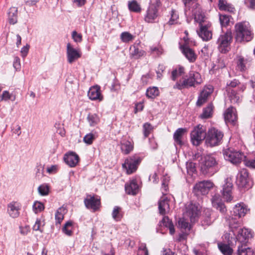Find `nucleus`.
Masks as SVG:
<instances>
[{
    "label": "nucleus",
    "mask_w": 255,
    "mask_h": 255,
    "mask_svg": "<svg viewBox=\"0 0 255 255\" xmlns=\"http://www.w3.org/2000/svg\"><path fill=\"white\" fill-rule=\"evenodd\" d=\"M245 85L240 82L238 80L234 79L227 83L226 91L228 96L233 103H238L240 102V94L246 89Z\"/></svg>",
    "instance_id": "nucleus-1"
},
{
    "label": "nucleus",
    "mask_w": 255,
    "mask_h": 255,
    "mask_svg": "<svg viewBox=\"0 0 255 255\" xmlns=\"http://www.w3.org/2000/svg\"><path fill=\"white\" fill-rule=\"evenodd\" d=\"M235 36L238 42H248L253 38V34L250 29L249 24L246 22H239L236 24Z\"/></svg>",
    "instance_id": "nucleus-2"
},
{
    "label": "nucleus",
    "mask_w": 255,
    "mask_h": 255,
    "mask_svg": "<svg viewBox=\"0 0 255 255\" xmlns=\"http://www.w3.org/2000/svg\"><path fill=\"white\" fill-rule=\"evenodd\" d=\"M202 82L201 75L195 71H191L189 73V77L183 81L177 82L173 86L174 89L182 90L184 88L194 86L195 84H200Z\"/></svg>",
    "instance_id": "nucleus-3"
},
{
    "label": "nucleus",
    "mask_w": 255,
    "mask_h": 255,
    "mask_svg": "<svg viewBox=\"0 0 255 255\" xmlns=\"http://www.w3.org/2000/svg\"><path fill=\"white\" fill-rule=\"evenodd\" d=\"M233 41V36L230 30L221 34L216 42L218 50L222 53H226L231 49V44Z\"/></svg>",
    "instance_id": "nucleus-4"
},
{
    "label": "nucleus",
    "mask_w": 255,
    "mask_h": 255,
    "mask_svg": "<svg viewBox=\"0 0 255 255\" xmlns=\"http://www.w3.org/2000/svg\"><path fill=\"white\" fill-rule=\"evenodd\" d=\"M223 136L221 131L215 128H210L206 133L205 144L210 147L218 146L222 143Z\"/></svg>",
    "instance_id": "nucleus-5"
},
{
    "label": "nucleus",
    "mask_w": 255,
    "mask_h": 255,
    "mask_svg": "<svg viewBox=\"0 0 255 255\" xmlns=\"http://www.w3.org/2000/svg\"><path fill=\"white\" fill-rule=\"evenodd\" d=\"M247 208L244 204H239L236 205L231 211L230 216L229 218L225 217L226 220L229 221V225L233 223L234 225H240L241 222L238 219L244 217L247 212Z\"/></svg>",
    "instance_id": "nucleus-6"
},
{
    "label": "nucleus",
    "mask_w": 255,
    "mask_h": 255,
    "mask_svg": "<svg viewBox=\"0 0 255 255\" xmlns=\"http://www.w3.org/2000/svg\"><path fill=\"white\" fill-rule=\"evenodd\" d=\"M241 224L240 225L230 223L231 231L233 232V235L236 239L240 242H246L247 240L251 238L253 236L251 231L248 229H242L240 228Z\"/></svg>",
    "instance_id": "nucleus-7"
},
{
    "label": "nucleus",
    "mask_w": 255,
    "mask_h": 255,
    "mask_svg": "<svg viewBox=\"0 0 255 255\" xmlns=\"http://www.w3.org/2000/svg\"><path fill=\"white\" fill-rule=\"evenodd\" d=\"M205 131L204 127L201 125H198L194 128L190 133L191 141L194 145H199L203 139H205Z\"/></svg>",
    "instance_id": "nucleus-8"
},
{
    "label": "nucleus",
    "mask_w": 255,
    "mask_h": 255,
    "mask_svg": "<svg viewBox=\"0 0 255 255\" xmlns=\"http://www.w3.org/2000/svg\"><path fill=\"white\" fill-rule=\"evenodd\" d=\"M223 155L226 160H228L234 164L240 163L245 158V155L243 152L232 148L224 150Z\"/></svg>",
    "instance_id": "nucleus-9"
},
{
    "label": "nucleus",
    "mask_w": 255,
    "mask_h": 255,
    "mask_svg": "<svg viewBox=\"0 0 255 255\" xmlns=\"http://www.w3.org/2000/svg\"><path fill=\"white\" fill-rule=\"evenodd\" d=\"M213 186V183L210 181H203L196 183L193 187V192L197 196L204 195L209 192Z\"/></svg>",
    "instance_id": "nucleus-10"
},
{
    "label": "nucleus",
    "mask_w": 255,
    "mask_h": 255,
    "mask_svg": "<svg viewBox=\"0 0 255 255\" xmlns=\"http://www.w3.org/2000/svg\"><path fill=\"white\" fill-rule=\"evenodd\" d=\"M141 160V159L137 155L128 157L126 159L125 163L123 164V167L126 169L128 174H131L136 171Z\"/></svg>",
    "instance_id": "nucleus-11"
},
{
    "label": "nucleus",
    "mask_w": 255,
    "mask_h": 255,
    "mask_svg": "<svg viewBox=\"0 0 255 255\" xmlns=\"http://www.w3.org/2000/svg\"><path fill=\"white\" fill-rule=\"evenodd\" d=\"M84 204L87 208L95 212L100 208V198L98 196L87 195L84 199Z\"/></svg>",
    "instance_id": "nucleus-12"
},
{
    "label": "nucleus",
    "mask_w": 255,
    "mask_h": 255,
    "mask_svg": "<svg viewBox=\"0 0 255 255\" xmlns=\"http://www.w3.org/2000/svg\"><path fill=\"white\" fill-rule=\"evenodd\" d=\"M249 179L248 171L246 169H241L237 176L236 183L240 188H249Z\"/></svg>",
    "instance_id": "nucleus-13"
},
{
    "label": "nucleus",
    "mask_w": 255,
    "mask_h": 255,
    "mask_svg": "<svg viewBox=\"0 0 255 255\" xmlns=\"http://www.w3.org/2000/svg\"><path fill=\"white\" fill-rule=\"evenodd\" d=\"M66 50L67 61L69 63L74 62L81 56L80 50L74 48L70 43L67 44Z\"/></svg>",
    "instance_id": "nucleus-14"
},
{
    "label": "nucleus",
    "mask_w": 255,
    "mask_h": 255,
    "mask_svg": "<svg viewBox=\"0 0 255 255\" xmlns=\"http://www.w3.org/2000/svg\"><path fill=\"white\" fill-rule=\"evenodd\" d=\"M200 29L197 31L199 36L204 40L208 41L212 37L211 24L205 23L199 25Z\"/></svg>",
    "instance_id": "nucleus-15"
},
{
    "label": "nucleus",
    "mask_w": 255,
    "mask_h": 255,
    "mask_svg": "<svg viewBox=\"0 0 255 255\" xmlns=\"http://www.w3.org/2000/svg\"><path fill=\"white\" fill-rule=\"evenodd\" d=\"M225 183L223 185L222 194L224 198L227 202H230L232 200L233 196L232 195V190L233 188V183L231 178H227L225 180Z\"/></svg>",
    "instance_id": "nucleus-16"
},
{
    "label": "nucleus",
    "mask_w": 255,
    "mask_h": 255,
    "mask_svg": "<svg viewBox=\"0 0 255 255\" xmlns=\"http://www.w3.org/2000/svg\"><path fill=\"white\" fill-rule=\"evenodd\" d=\"M213 91V88L212 86L205 87L198 97L196 102L197 106L201 107L203 104L206 103L208 97L212 93Z\"/></svg>",
    "instance_id": "nucleus-17"
},
{
    "label": "nucleus",
    "mask_w": 255,
    "mask_h": 255,
    "mask_svg": "<svg viewBox=\"0 0 255 255\" xmlns=\"http://www.w3.org/2000/svg\"><path fill=\"white\" fill-rule=\"evenodd\" d=\"M200 213V208L196 204L190 203L186 207V214L191 222H195Z\"/></svg>",
    "instance_id": "nucleus-18"
},
{
    "label": "nucleus",
    "mask_w": 255,
    "mask_h": 255,
    "mask_svg": "<svg viewBox=\"0 0 255 255\" xmlns=\"http://www.w3.org/2000/svg\"><path fill=\"white\" fill-rule=\"evenodd\" d=\"M192 13L194 16L195 21L198 22L199 25L207 23L205 20V14L198 4L195 3L193 6Z\"/></svg>",
    "instance_id": "nucleus-19"
},
{
    "label": "nucleus",
    "mask_w": 255,
    "mask_h": 255,
    "mask_svg": "<svg viewBox=\"0 0 255 255\" xmlns=\"http://www.w3.org/2000/svg\"><path fill=\"white\" fill-rule=\"evenodd\" d=\"M129 50L130 57L136 59L144 56L146 54L145 51L140 47V41L132 45L129 48Z\"/></svg>",
    "instance_id": "nucleus-20"
},
{
    "label": "nucleus",
    "mask_w": 255,
    "mask_h": 255,
    "mask_svg": "<svg viewBox=\"0 0 255 255\" xmlns=\"http://www.w3.org/2000/svg\"><path fill=\"white\" fill-rule=\"evenodd\" d=\"M217 165L215 158L211 155H206L204 157L203 161L201 165V168L206 173L210 169L215 168Z\"/></svg>",
    "instance_id": "nucleus-21"
},
{
    "label": "nucleus",
    "mask_w": 255,
    "mask_h": 255,
    "mask_svg": "<svg viewBox=\"0 0 255 255\" xmlns=\"http://www.w3.org/2000/svg\"><path fill=\"white\" fill-rule=\"evenodd\" d=\"M158 210L160 215H165L170 211L169 200L167 197L162 196L158 201Z\"/></svg>",
    "instance_id": "nucleus-22"
},
{
    "label": "nucleus",
    "mask_w": 255,
    "mask_h": 255,
    "mask_svg": "<svg viewBox=\"0 0 255 255\" xmlns=\"http://www.w3.org/2000/svg\"><path fill=\"white\" fill-rule=\"evenodd\" d=\"M64 160L68 165L71 167H74L79 162V157L75 152H70L64 155Z\"/></svg>",
    "instance_id": "nucleus-23"
},
{
    "label": "nucleus",
    "mask_w": 255,
    "mask_h": 255,
    "mask_svg": "<svg viewBox=\"0 0 255 255\" xmlns=\"http://www.w3.org/2000/svg\"><path fill=\"white\" fill-rule=\"evenodd\" d=\"M125 190L129 195H135L139 191V186L136 179H132L125 184Z\"/></svg>",
    "instance_id": "nucleus-24"
},
{
    "label": "nucleus",
    "mask_w": 255,
    "mask_h": 255,
    "mask_svg": "<svg viewBox=\"0 0 255 255\" xmlns=\"http://www.w3.org/2000/svg\"><path fill=\"white\" fill-rule=\"evenodd\" d=\"M212 204L214 207L219 210L223 215H225L227 212V209L225 205L223 203L219 195H215L211 199Z\"/></svg>",
    "instance_id": "nucleus-25"
},
{
    "label": "nucleus",
    "mask_w": 255,
    "mask_h": 255,
    "mask_svg": "<svg viewBox=\"0 0 255 255\" xmlns=\"http://www.w3.org/2000/svg\"><path fill=\"white\" fill-rule=\"evenodd\" d=\"M158 16V10L153 6H149L146 10V13L144 17V20L146 22L150 23L153 22Z\"/></svg>",
    "instance_id": "nucleus-26"
},
{
    "label": "nucleus",
    "mask_w": 255,
    "mask_h": 255,
    "mask_svg": "<svg viewBox=\"0 0 255 255\" xmlns=\"http://www.w3.org/2000/svg\"><path fill=\"white\" fill-rule=\"evenodd\" d=\"M216 218L215 213L210 209H207L205 211V215L201 222L202 225L203 226H210Z\"/></svg>",
    "instance_id": "nucleus-27"
},
{
    "label": "nucleus",
    "mask_w": 255,
    "mask_h": 255,
    "mask_svg": "<svg viewBox=\"0 0 255 255\" xmlns=\"http://www.w3.org/2000/svg\"><path fill=\"white\" fill-rule=\"evenodd\" d=\"M180 48L182 52L189 62H194L195 61L197 56L192 49L186 45L181 46Z\"/></svg>",
    "instance_id": "nucleus-28"
},
{
    "label": "nucleus",
    "mask_w": 255,
    "mask_h": 255,
    "mask_svg": "<svg viewBox=\"0 0 255 255\" xmlns=\"http://www.w3.org/2000/svg\"><path fill=\"white\" fill-rule=\"evenodd\" d=\"M224 119L226 122L234 123L236 122L237 119L236 109L232 107L227 109L224 113Z\"/></svg>",
    "instance_id": "nucleus-29"
},
{
    "label": "nucleus",
    "mask_w": 255,
    "mask_h": 255,
    "mask_svg": "<svg viewBox=\"0 0 255 255\" xmlns=\"http://www.w3.org/2000/svg\"><path fill=\"white\" fill-rule=\"evenodd\" d=\"M88 95L92 100L102 101L103 97L101 95L100 91V87L98 86L91 87L88 92Z\"/></svg>",
    "instance_id": "nucleus-30"
},
{
    "label": "nucleus",
    "mask_w": 255,
    "mask_h": 255,
    "mask_svg": "<svg viewBox=\"0 0 255 255\" xmlns=\"http://www.w3.org/2000/svg\"><path fill=\"white\" fill-rule=\"evenodd\" d=\"M237 67L241 72H244L250 67L251 60L249 59L244 58L242 56L238 58Z\"/></svg>",
    "instance_id": "nucleus-31"
},
{
    "label": "nucleus",
    "mask_w": 255,
    "mask_h": 255,
    "mask_svg": "<svg viewBox=\"0 0 255 255\" xmlns=\"http://www.w3.org/2000/svg\"><path fill=\"white\" fill-rule=\"evenodd\" d=\"M19 205L16 202H11L8 205L7 212L12 218H16L19 216Z\"/></svg>",
    "instance_id": "nucleus-32"
},
{
    "label": "nucleus",
    "mask_w": 255,
    "mask_h": 255,
    "mask_svg": "<svg viewBox=\"0 0 255 255\" xmlns=\"http://www.w3.org/2000/svg\"><path fill=\"white\" fill-rule=\"evenodd\" d=\"M121 149L125 154H129L133 149V143L127 140H123L121 142Z\"/></svg>",
    "instance_id": "nucleus-33"
},
{
    "label": "nucleus",
    "mask_w": 255,
    "mask_h": 255,
    "mask_svg": "<svg viewBox=\"0 0 255 255\" xmlns=\"http://www.w3.org/2000/svg\"><path fill=\"white\" fill-rule=\"evenodd\" d=\"M186 131L187 129L183 128H179L175 131L173 134V138L177 144L179 145L182 144V138Z\"/></svg>",
    "instance_id": "nucleus-34"
},
{
    "label": "nucleus",
    "mask_w": 255,
    "mask_h": 255,
    "mask_svg": "<svg viewBox=\"0 0 255 255\" xmlns=\"http://www.w3.org/2000/svg\"><path fill=\"white\" fill-rule=\"evenodd\" d=\"M17 8L15 7H11L8 12V19L9 23L14 24L17 20Z\"/></svg>",
    "instance_id": "nucleus-35"
},
{
    "label": "nucleus",
    "mask_w": 255,
    "mask_h": 255,
    "mask_svg": "<svg viewBox=\"0 0 255 255\" xmlns=\"http://www.w3.org/2000/svg\"><path fill=\"white\" fill-rule=\"evenodd\" d=\"M161 223L163 224V226L168 228L169 230V233L171 235H173L174 234V226L172 222L169 219L167 216H164L163 218Z\"/></svg>",
    "instance_id": "nucleus-36"
},
{
    "label": "nucleus",
    "mask_w": 255,
    "mask_h": 255,
    "mask_svg": "<svg viewBox=\"0 0 255 255\" xmlns=\"http://www.w3.org/2000/svg\"><path fill=\"white\" fill-rule=\"evenodd\" d=\"M214 106L212 104L210 103L207 106L204 108L203 113L200 115V118L203 119H208L210 118L213 114Z\"/></svg>",
    "instance_id": "nucleus-37"
},
{
    "label": "nucleus",
    "mask_w": 255,
    "mask_h": 255,
    "mask_svg": "<svg viewBox=\"0 0 255 255\" xmlns=\"http://www.w3.org/2000/svg\"><path fill=\"white\" fill-rule=\"evenodd\" d=\"M128 8L130 11L139 13L141 11V7L135 0L128 1Z\"/></svg>",
    "instance_id": "nucleus-38"
},
{
    "label": "nucleus",
    "mask_w": 255,
    "mask_h": 255,
    "mask_svg": "<svg viewBox=\"0 0 255 255\" xmlns=\"http://www.w3.org/2000/svg\"><path fill=\"white\" fill-rule=\"evenodd\" d=\"M87 120L91 127L96 126L100 121L99 116L96 114H89L88 115Z\"/></svg>",
    "instance_id": "nucleus-39"
},
{
    "label": "nucleus",
    "mask_w": 255,
    "mask_h": 255,
    "mask_svg": "<svg viewBox=\"0 0 255 255\" xmlns=\"http://www.w3.org/2000/svg\"><path fill=\"white\" fill-rule=\"evenodd\" d=\"M66 213V210L63 207H60L56 212L55 218L56 224H60L64 219V215Z\"/></svg>",
    "instance_id": "nucleus-40"
},
{
    "label": "nucleus",
    "mask_w": 255,
    "mask_h": 255,
    "mask_svg": "<svg viewBox=\"0 0 255 255\" xmlns=\"http://www.w3.org/2000/svg\"><path fill=\"white\" fill-rule=\"evenodd\" d=\"M219 8L220 10L228 11L229 12H234L235 8L231 4L228 3L223 0H219Z\"/></svg>",
    "instance_id": "nucleus-41"
},
{
    "label": "nucleus",
    "mask_w": 255,
    "mask_h": 255,
    "mask_svg": "<svg viewBox=\"0 0 255 255\" xmlns=\"http://www.w3.org/2000/svg\"><path fill=\"white\" fill-rule=\"evenodd\" d=\"M112 217L116 221H120L123 218L122 208L119 206L114 207L112 212Z\"/></svg>",
    "instance_id": "nucleus-42"
},
{
    "label": "nucleus",
    "mask_w": 255,
    "mask_h": 255,
    "mask_svg": "<svg viewBox=\"0 0 255 255\" xmlns=\"http://www.w3.org/2000/svg\"><path fill=\"white\" fill-rule=\"evenodd\" d=\"M218 246L220 251L224 255H232L233 250L229 245L220 243L218 244Z\"/></svg>",
    "instance_id": "nucleus-43"
},
{
    "label": "nucleus",
    "mask_w": 255,
    "mask_h": 255,
    "mask_svg": "<svg viewBox=\"0 0 255 255\" xmlns=\"http://www.w3.org/2000/svg\"><path fill=\"white\" fill-rule=\"evenodd\" d=\"M238 252V255H254L253 250L246 246L239 247Z\"/></svg>",
    "instance_id": "nucleus-44"
},
{
    "label": "nucleus",
    "mask_w": 255,
    "mask_h": 255,
    "mask_svg": "<svg viewBox=\"0 0 255 255\" xmlns=\"http://www.w3.org/2000/svg\"><path fill=\"white\" fill-rule=\"evenodd\" d=\"M73 222L72 221L67 222L62 228L63 232L68 236H71L73 234Z\"/></svg>",
    "instance_id": "nucleus-45"
},
{
    "label": "nucleus",
    "mask_w": 255,
    "mask_h": 255,
    "mask_svg": "<svg viewBox=\"0 0 255 255\" xmlns=\"http://www.w3.org/2000/svg\"><path fill=\"white\" fill-rule=\"evenodd\" d=\"M134 38V36L128 32H123L121 34L120 38L122 42L128 43L131 41Z\"/></svg>",
    "instance_id": "nucleus-46"
},
{
    "label": "nucleus",
    "mask_w": 255,
    "mask_h": 255,
    "mask_svg": "<svg viewBox=\"0 0 255 255\" xmlns=\"http://www.w3.org/2000/svg\"><path fill=\"white\" fill-rule=\"evenodd\" d=\"M38 192L41 196H46L49 192V186L47 184L44 183L38 187Z\"/></svg>",
    "instance_id": "nucleus-47"
},
{
    "label": "nucleus",
    "mask_w": 255,
    "mask_h": 255,
    "mask_svg": "<svg viewBox=\"0 0 255 255\" xmlns=\"http://www.w3.org/2000/svg\"><path fill=\"white\" fill-rule=\"evenodd\" d=\"M159 94V90L157 88L153 87L149 88L146 90V96L149 98H154Z\"/></svg>",
    "instance_id": "nucleus-48"
},
{
    "label": "nucleus",
    "mask_w": 255,
    "mask_h": 255,
    "mask_svg": "<svg viewBox=\"0 0 255 255\" xmlns=\"http://www.w3.org/2000/svg\"><path fill=\"white\" fill-rule=\"evenodd\" d=\"M231 17L228 15L221 14L219 16V20L222 26H227L230 22Z\"/></svg>",
    "instance_id": "nucleus-49"
},
{
    "label": "nucleus",
    "mask_w": 255,
    "mask_h": 255,
    "mask_svg": "<svg viewBox=\"0 0 255 255\" xmlns=\"http://www.w3.org/2000/svg\"><path fill=\"white\" fill-rule=\"evenodd\" d=\"M97 135L96 134L89 133L87 134L83 138L84 142L87 144H91L93 141L96 138Z\"/></svg>",
    "instance_id": "nucleus-50"
},
{
    "label": "nucleus",
    "mask_w": 255,
    "mask_h": 255,
    "mask_svg": "<svg viewBox=\"0 0 255 255\" xmlns=\"http://www.w3.org/2000/svg\"><path fill=\"white\" fill-rule=\"evenodd\" d=\"M246 166L250 168H255V159L254 157H247L245 156V158L243 160Z\"/></svg>",
    "instance_id": "nucleus-51"
},
{
    "label": "nucleus",
    "mask_w": 255,
    "mask_h": 255,
    "mask_svg": "<svg viewBox=\"0 0 255 255\" xmlns=\"http://www.w3.org/2000/svg\"><path fill=\"white\" fill-rule=\"evenodd\" d=\"M152 129L153 127L148 123H146L143 125V132L145 138L148 136Z\"/></svg>",
    "instance_id": "nucleus-52"
},
{
    "label": "nucleus",
    "mask_w": 255,
    "mask_h": 255,
    "mask_svg": "<svg viewBox=\"0 0 255 255\" xmlns=\"http://www.w3.org/2000/svg\"><path fill=\"white\" fill-rule=\"evenodd\" d=\"M184 72V68L182 67H179L178 69L174 70L172 72L171 78L173 80L175 81L176 78L181 75Z\"/></svg>",
    "instance_id": "nucleus-53"
},
{
    "label": "nucleus",
    "mask_w": 255,
    "mask_h": 255,
    "mask_svg": "<svg viewBox=\"0 0 255 255\" xmlns=\"http://www.w3.org/2000/svg\"><path fill=\"white\" fill-rule=\"evenodd\" d=\"M44 209V206L41 202L39 201L34 202L33 205V210L35 213L41 212Z\"/></svg>",
    "instance_id": "nucleus-54"
},
{
    "label": "nucleus",
    "mask_w": 255,
    "mask_h": 255,
    "mask_svg": "<svg viewBox=\"0 0 255 255\" xmlns=\"http://www.w3.org/2000/svg\"><path fill=\"white\" fill-rule=\"evenodd\" d=\"M186 169L188 174L192 175L196 171L195 163L192 162H187L186 163Z\"/></svg>",
    "instance_id": "nucleus-55"
},
{
    "label": "nucleus",
    "mask_w": 255,
    "mask_h": 255,
    "mask_svg": "<svg viewBox=\"0 0 255 255\" xmlns=\"http://www.w3.org/2000/svg\"><path fill=\"white\" fill-rule=\"evenodd\" d=\"M178 226L181 229L190 230V225L184 219H180L178 221Z\"/></svg>",
    "instance_id": "nucleus-56"
},
{
    "label": "nucleus",
    "mask_w": 255,
    "mask_h": 255,
    "mask_svg": "<svg viewBox=\"0 0 255 255\" xmlns=\"http://www.w3.org/2000/svg\"><path fill=\"white\" fill-rule=\"evenodd\" d=\"M137 255H148V250L145 244L141 243L139 246Z\"/></svg>",
    "instance_id": "nucleus-57"
},
{
    "label": "nucleus",
    "mask_w": 255,
    "mask_h": 255,
    "mask_svg": "<svg viewBox=\"0 0 255 255\" xmlns=\"http://www.w3.org/2000/svg\"><path fill=\"white\" fill-rule=\"evenodd\" d=\"M169 181V177L167 176L163 177L162 179V187L161 189L163 194H165V193L168 190V184Z\"/></svg>",
    "instance_id": "nucleus-58"
},
{
    "label": "nucleus",
    "mask_w": 255,
    "mask_h": 255,
    "mask_svg": "<svg viewBox=\"0 0 255 255\" xmlns=\"http://www.w3.org/2000/svg\"><path fill=\"white\" fill-rule=\"evenodd\" d=\"M178 18V15L175 13L174 10H172L171 13V17L168 21L169 25H172L177 22V20Z\"/></svg>",
    "instance_id": "nucleus-59"
},
{
    "label": "nucleus",
    "mask_w": 255,
    "mask_h": 255,
    "mask_svg": "<svg viewBox=\"0 0 255 255\" xmlns=\"http://www.w3.org/2000/svg\"><path fill=\"white\" fill-rule=\"evenodd\" d=\"M72 37L74 41L76 42H80L82 40V34L78 33L76 31L72 32Z\"/></svg>",
    "instance_id": "nucleus-60"
},
{
    "label": "nucleus",
    "mask_w": 255,
    "mask_h": 255,
    "mask_svg": "<svg viewBox=\"0 0 255 255\" xmlns=\"http://www.w3.org/2000/svg\"><path fill=\"white\" fill-rule=\"evenodd\" d=\"M13 66L16 70H20L21 68L20 61L19 57L16 56L14 58Z\"/></svg>",
    "instance_id": "nucleus-61"
},
{
    "label": "nucleus",
    "mask_w": 255,
    "mask_h": 255,
    "mask_svg": "<svg viewBox=\"0 0 255 255\" xmlns=\"http://www.w3.org/2000/svg\"><path fill=\"white\" fill-rule=\"evenodd\" d=\"M165 70V66L162 64L158 65L157 70H156L157 77L158 78H161L162 77V73Z\"/></svg>",
    "instance_id": "nucleus-62"
},
{
    "label": "nucleus",
    "mask_w": 255,
    "mask_h": 255,
    "mask_svg": "<svg viewBox=\"0 0 255 255\" xmlns=\"http://www.w3.org/2000/svg\"><path fill=\"white\" fill-rule=\"evenodd\" d=\"M244 2L249 8H254L255 7V0H244Z\"/></svg>",
    "instance_id": "nucleus-63"
},
{
    "label": "nucleus",
    "mask_w": 255,
    "mask_h": 255,
    "mask_svg": "<svg viewBox=\"0 0 255 255\" xmlns=\"http://www.w3.org/2000/svg\"><path fill=\"white\" fill-rule=\"evenodd\" d=\"M150 50L152 53L156 54L157 55L161 54L162 53V49L160 47H151Z\"/></svg>",
    "instance_id": "nucleus-64"
}]
</instances>
